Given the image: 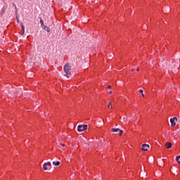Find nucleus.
I'll return each instance as SVG.
<instances>
[{"mask_svg": "<svg viewBox=\"0 0 180 180\" xmlns=\"http://www.w3.org/2000/svg\"><path fill=\"white\" fill-rule=\"evenodd\" d=\"M21 30H22V36H23V34H25V25H23V24L21 23Z\"/></svg>", "mask_w": 180, "mask_h": 180, "instance_id": "nucleus-8", "label": "nucleus"}, {"mask_svg": "<svg viewBox=\"0 0 180 180\" xmlns=\"http://www.w3.org/2000/svg\"><path fill=\"white\" fill-rule=\"evenodd\" d=\"M140 70L139 68H137V71H139Z\"/></svg>", "mask_w": 180, "mask_h": 180, "instance_id": "nucleus-18", "label": "nucleus"}, {"mask_svg": "<svg viewBox=\"0 0 180 180\" xmlns=\"http://www.w3.org/2000/svg\"><path fill=\"white\" fill-rule=\"evenodd\" d=\"M42 27H43L45 30H46V29H49V27H47V26H46V25H44Z\"/></svg>", "mask_w": 180, "mask_h": 180, "instance_id": "nucleus-14", "label": "nucleus"}, {"mask_svg": "<svg viewBox=\"0 0 180 180\" xmlns=\"http://www.w3.org/2000/svg\"><path fill=\"white\" fill-rule=\"evenodd\" d=\"M112 88V86H108V89H110Z\"/></svg>", "mask_w": 180, "mask_h": 180, "instance_id": "nucleus-16", "label": "nucleus"}, {"mask_svg": "<svg viewBox=\"0 0 180 180\" xmlns=\"http://www.w3.org/2000/svg\"><path fill=\"white\" fill-rule=\"evenodd\" d=\"M64 71L65 72V75L66 76H69V75H71V66L69 65L68 64H65V66H64Z\"/></svg>", "mask_w": 180, "mask_h": 180, "instance_id": "nucleus-1", "label": "nucleus"}, {"mask_svg": "<svg viewBox=\"0 0 180 180\" xmlns=\"http://www.w3.org/2000/svg\"><path fill=\"white\" fill-rule=\"evenodd\" d=\"M112 93H113V91H109L110 95H112Z\"/></svg>", "mask_w": 180, "mask_h": 180, "instance_id": "nucleus-15", "label": "nucleus"}, {"mask_svg": "<svg viewBox=\"0 0 180 180\" xmlns=\"http://www.w3.org/2000/svg\"><path fill=\"white\" fill-rule=\"evenodd\" d=\"M111 131H112V133H119V136H122V134H123V131H122V129H119V128H117V129H115V128H112L111 129Z\"/></svg>", "mask_w": 180, "mask_h": 180, "instance_id": "nucleus-3", "label": "nucleus"}, {"mask_svg": "<svg viewBox=\"0 0 180 180\" xmlns=\"http://www.w3.org/2000/svg\"><path fill=\"white\" fill-rule=\"evenodd\" d=\"M165 147L167 149L171 148V147H172V143L171 142H167L165 144Z\"/></svg>", "mask_w": 180, "mask_h": 180, "instance_id": "nucleus-7", "label": "nucleus"}, {"mask_svg": "<svg viewBox=\"0 0 180 180\" xmlns=\"http://www.w3.org/2000/svg\"><path fill=\"white\" fill-rule=\"evenodd\" d=\"M43 168H44V171H47V169H49V168H51V162H48L46 163H44Z\"/></svg>", "mask_w": 180, "mask_h": 180, "instance_id": "nucleus-4", "label": "nucleus"}, {"mask_svg": "<svg viewBox=\"0 0 180 180\" xmlns=\"http://www.w3.org/2000/svg\"><path fill=\"white\" fill-rule=\"evenodd\" d=\"M47 32H50V30H47Z\"/></svg>", "mask_w": 180, "mask_h": 180, "instance_id": "nucleus-20", "label": "nucleus"}, {"mask_svg": "<svg viewBox=\"0 0 180 180\" xmlns=\"http://www.w3.org/2000/svg\"><path fill=\"white\" fill-rule=\"evenodd\" d=\"M176 160L177 162H178L179 164H180V155H179V156H177L176 158Z\"/></svg>", "mask_w": 180, "mask_h": 180, "instance_id": "nucleus-11", "label": "nucleus"}, {"mask_svg": "<svg viewBox=\"0 0 180 180\" xmlns=\"http://www.w3.org/2000/svg\"><path fill=\"white\" fill-rule=\"evenodd\" d=\"M88 129V125H79L77 127L78 131H84V130H86Z\"/></svg>", "mask_w": 180, "mask_h": 180, "instance_id": "nucleus-2", "label": "nucleus"}, {"mask_svg": "<svg viewBox=\"0 0 180 180\" xmlns=\"http://www.w3.org/2000/svg\"><path fill=\"white\" fill-rule=\"evenodd\" d=\"M61 146H63V147H65V145H64V144H61Z\"/></svg>", "mask_w": 180, "mask_h": 180, "instance_id": "nucleus-17", "label": "nucleus"}, {"mask_svg": "<svg viewBox=\"0 0 180 180\" xmlns=\"http://www.w3.org/2000/svg\"><path fill=\"white\" fill-rule=\"evenodd\" d=\"M108 108H109V109H112V103H110L108 104Z\"/></svg>", "mask_w": 180, "mask_h": 180, "instance_id": "nucleus-12", "label": "nucleus"}, {"mask_svg": "<svg viewBox=\"0 0 180 180\" xmlns=\"http://www.w3.org/2000/svg\"><path fill=\"white\" fill-rule=\"evenodd\" d=\"M148 147H150V146L144 143V144L142 145V150L143 151H147V148H148Z\"/></svg>", "mask_w": 180, "mask_h": 180, "instance_id": "nucleus-6", "label": "nucleus"}, {"mask_svg": "<svg viewBox=\"0 0 180 180\" xmlns=\"http://www.w3.org/2000/svg\"><path fill=\"white\" fill-rule=\"evenodd\" d=\"M46 168H49V166H46Z\"/></svg>", "mask_w": 180, "mask_h": 180, "instance_id": "nucleus-19", "label": "nucleus"}, {"mask_svg": "<svg viewBox=\"0 0 180 180\" xmlns=\"http://www.w3.org/2000/svg\"><path fill=\"white\" fill-rule=\"evenodd\" d=\"M40 23H41V27H43V26H44V22L43 21V20H41V18H40Z\"/></svg>", "mask_w": 180, "mask_h": 180, "instance_id": "nucleus-10", "label": "nucleus"}, {"mask_svg": "<svg viewBox=\"0 0 180 180\" xmlns=\"http://www.w3.org/2000/svg\"><path fill=\"white\" fill-rule=\"evenodd\" d=\"M140 94H141L142 96H144V94L143 93V90H139Z\"/></svg>", "mask_w": 180, "mask_h": 180, "instance_id": "nucleus-13", "label": "nucleus"}, {"mask_svg": "<svg viewBox=\"0 0 180 180\" xmlns=\"http://www.w3.org/2000/svg\"><path fill=\"white\" fill-rule=\"evenodd\" d=\"M176 120H178V118H176V117H174L170 119V123L172 124V127H175L176 124V123H175V121L176 122Z\"/></svg>", "mask_w": 180, "mask_h": 180, "instance_id": "nucleus-5", "label": "nucleus"}, {"mask_svg": "<svg viewBox=\"0 0 180 180\" xmlns=\"http://www.w3.org/2000/svg\"><path fill=\"white\" fill-rule=\"evenodd\" d=\"M53 165H55L56 167H58V165H60V161L58 162H53Z\"/></svg>", "mask_w": 180, "mask_h": 180, "instance_id": "nucleus-9", "label": "nucleus"}]
</instances>
